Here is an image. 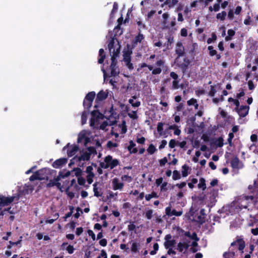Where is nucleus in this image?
<instances>
[{"mask_svg": "<svg viewBox=\"0 0 258 258\" xmlns=\"http://www.w3.org/2000/svg\"><path fill=\"white\" fill-rule=\"evenodd\" d=\"M197 221L201 224H202L206 221V217L200 215H198L197 218Z\"/></svg>", "mask_w": 258, "mask_h": 258, "instance_id": "e433bc0d", "label": "nucleus"}, {"mask_svg": "<svg viewBox=\"0 0 258 258\" xmlns=\"http://www.w3.org/2000/svg\"><path fill=\"white\" fill-rule=\"evenodd\" d=\"M215 144L218 147H223V139L222 137H219L218 139L215 141Z\"/></svg>", "mask_w": 258, "mask_h": 258, "instance_id": "c9c22d12", "label": "nucleus"}, {"mask_svg": "<svg viewBox=\"0 0 258 258\" xmlns=\"http://www.w3.org/2000/svg\"><path fill=\"white\" fill-rule=\"evenodd\" d=\"M153 213V211L152 209L148 210L145 213L146 218L148 220L151 219Z\"/></svg>", "mask_w": 258, "mask_h": 258, "instance_id": "a19ab883", "label": "nucleus"}, {"mask_svg": "<svg viewBox=\"0 0 258 258\" xmlns=\"http://www.w3.org/2000/svg\"><path fill=\"white\" fill-rule=\"evenodd\" d=\"M132 53V51H125L123 53V60L125 62H130L131 61V54Z\"/></svg>", "mask_w": 258, "mask_h": 258, "instance_id": "b1692460", "label": "nucleus"}, {"mask_svg": "<svg viewBox=\"0 0 258 258\" xmlns=\"http://www.w3.org/2000/svg\"><path fill=\"white\" fill-rule=\"evenodd\" d=\"M239 163V159L237 157H234L231 161V166L233 168H238Z\"/></svg>", "mask_w": 258, "mask_h": 258, "instance_id": "412c9836", "label": "nucleus"}, {"mask_svg": "<svg viewBox=\"0 0 258 258\" xmlns=\"http://www.w3.org/2000/svg\"><path fill=\"white\" fill-rule=\"evenodd\" d=\"M179 82V80H175L172 82V89H177L179 88V86L178 85Z\"/></svg>", "mask_w": 258, "mask_h": 258, "instance_id": "58836bf2", "label": "nucleus"}, {"mask_svg": "<svg viewBox=\"0 0 258 258\" xmlns=\"http://www.w3.org/2000/svg\"><path fill=\"white\" fill-rule=\"evenodd\" d=\"M137 24L140 27V28L138 29L139 32H141V29H144L146 28L145 24L143 23L141 21H137Z\"/></svg>", "mask_w": 258, "mask_h": 258, "instance_id": "864d4df0", "label": "nucleus"}, {"mask_svg": "<svg viewBox=\"0 0 258 258\" xmlns=\"http://www.w3.org/2000/svg\"><path fill=\"white\" fill-rule=\"evenodd\" d=\"M127 132V127L126 125V123L125 121H123L122 123V128L121 130V134H125Z\"/></svg>", "mask_w": 258, "mask_h": 258, "instance_id": "8fccbe9b", "label": "nucleus"}, {"mask_svg": "<svg viewBox=\"0 0 258 258\" xmlns=\"http://www.w3.org/2000/svg\"><path fill=\"white\" fill-rule=\"evenodd\" d=\"M71 175V171H60L58 172V175L54 177L53 179H50L48 183L46 184L47 187H51L56 186L57 188L61 189L62 186L61 183L59 182L61 179L69 176Z\"/></svg>", "mask_w": 258, "mask_h": 258, "instance_id": "f257e3e1", "label": "nucleus"}, {"mask_svg": "<svg viewBox=\"0 0 258 258\" xmlns=\"http://www.w3.org/2000/svg\"><path fill=\"white\" fill-rule=\"evenodd\" d=\"M181 178V175L179 171L175 170L173 171L172 179L174 180L179 179Z\"/></svg>", "mask_w": 258, "mask_h": 258, "instance_id": "473e14b6", "label": "nucleus"}, {"mask_svg": "<svg viewBox=\"0 0 258 258\" xmlns=\"http://www.w3.org/2000/svg\"><path fill=\"white\" fill-rule=\"evenodd\" d=\"M15 198V196L7 197L3 195H0V206L3 207L9 205L14 202Z\"/></svg>", "mask_w": 258, "mask_h": 258, "instance_id": "1a4fd4ad", "label": "nucleus"}, {"mask_svg": "<svg viewBox=\"0 0 258 258\" xmlns=\"http://www.w3.org/2000/svg\"><path fill=\"white\" fill-rule=\"evenodd\" d=\"M76 211H77V212L74 214V216L75 218L78 219L79 218V217L80 216V214L79 212L80 211L81 212V213L82 214L83 211H82V209L79 207H78L76 209Z\"/></svg>", "mask_w": 258, "mask_h": 258, "instance_id": "6e6d98bb", "label": "nucleus"}, {"mask_svg": "<svg viewBox=\"0 0 258 258\" xmlns=\"http://www.w3.org/2000/svg\"><path fill=\"white\" fill-rule=\"evenodd\" d=\"M216 92V90L215 86H210V91L209 93V95L213 97Z\"/></svg>", "mask_w": 258, "mask_h": 258, "instance_id": "79ce46f5", "label": "nucleus"}, {"mask_svg": "<svg viewBox=\"0 0 258 258\" xmlns=\"http://www.w3.org/2000/svg\"><path fill=\"white\" fill-rule=\"evenodd\" d=\"M82 123L83 124L86 123L87 121V113L85 111H84L81 115Z\"/></svg>", "mask_w": 258, "mask_h": 258, "instance_id": "c03bdc74", "label": "nucleus"}, {"mask_svg": "<svg viewBox=\"0 0 258 258\" xmlns=\"http://www.w3.org/2000/svg\"><path fill=\"white\" fill-rule=\"evenodd\" d=\"M73 171H75V174L77 177H80L81 176L82 171V170L79 168H74L73 169Z\"/></svg>", "mask_w": 258, "mask_h": 258, "instance_id": "49530a36", "label": "nucleus"}, {"mask_svg": "<svg viewBox=\"0 0 258 258\" xmlns=\"http://www.w3.org/2000/svg\"><path fill=\"white\" fill-rule=\"evenodd\" d=\"M68 149L67 150V154L68 157H71L75 155L77 152L79 150V147L77 145H72L70 143L67 144L66 146H65L62 150L63 151L66 150Z\"/></svg>", "mask_w": 258, "mask_h": 258, "instance_id": "0eeeda50", "label": "nucleus"}, {"mask_svg": "<svg viewBox=\"0 0 258 258\" xmlns=\"http://www.w3.org/2000/svg\"><path fill=\"white\" fill-rule=\"evenodd\" d=\"M91 117H94V118L100 119L102 118L103 115L98 110H94L91 112Z\"/></svg>", "mask_w": 258, "mask_h": 258, "instance_id": "6ab92c4d", "label": "nucleus"}, {"mask_svg": "<svg viewBox=\"0 0 258 258\" xmlns=\"http://www.w3.org/2000/svg\"><path fill=\"white\" fill-rule=\"evenodd\" d=\"M112 184L113 189L114 190H121L124 186V183L122 182H120L119 179L116 177L112 179Z\"/></svg>", "mask_w": 258, "mask_h": 258, "instance_id": "4468645a", "label": "nucleus"}, {"mask_svg": "<svg viewBox=\"0 0 258 258\" xmlns=\"http://www.w3.org/2000/svg\"><path fill=\"white\" fill-rule=\"evenodd\" d=\"M115 43V39L114 38H111L110 40L109 43L108 44V48L110 52L112 53V51L114 50V51H116V48L115 49V47L114 46Z\"/></svg>", "mask_w": 258, "mask_h": 258, "instance_id": "aec40b11", "label": "nucleus"}, {"mask_svg": "<svg viewBox=\"0 0 258 258\" xmlns=\"http://www.w3.org/2000/svg\"><path fill=\"white\" fill-rule=\"evenodd\" d=\"M89 236H91L93 240L96 239L95 234L92 230L89 229L87 231Z\"/></svg>", "mask_w": 258, "mask_h": 258, "instance_id": "052dcab7", "label": "nucleus"}, {"mask_svg": "<svg viewBox=\"0 0 258 258\" xmlns=\"http://www.w3.org/2000/svg\"><path fill=\"white\" fill-rule=\"evenodd\" d=\"M95 95L96 93L94 91L90 92L86 95L84 99L89 100L90 102H93Z\"/></svg>", "mask_w": 258, "mask_h": 258, "instance_id": "5701e85b", "label": "nucleus"}, {"mask_svg": "<svg viewBox=\"0 0 258 258\" xmlns=\"http://www.w3.org/2000/svg\"><path fill=\"white\" fill-rule=\"evenodd\" d=\"M177 143L174 139H171L169 143V146L170 148H174Z\"/></svg>", "mask_w": 258, "mask_h": 258, "instance_id": "13d9d810", "label": "nucleus"}, {"mask_svg": "<svg viewBox=\"0 0 258 258\" xmlns=\"http://www.w3.org/2000/svg\"><path fill=\"white\" fill-rule=\"evenodd\" d=\"M235 254L234 251L225 252L223 256L224 258H234Z\"/></svg>", "mask_w": 258, "mask_h": 258, "instance_id": "c756f323", "label": "nucleus"}, {"mask_svg": "<svg viewBox=\"0 0 258 258\" xmlns=\"http://www.w3.org/2000/svg\"><path fill=\"white\" fill-rule=\"evenodd\" d=\"M175 53L177 55L175 58V62H177L179 58L185 55V49L181 41H178L176 44Z\"/></svg>", "mask_w": 258, "mask_h": 258, "instance_id": "6e6552de", "label": "nucleus"}, {"mask_svg": "<svg viewBox=\"0 0 258 258\" xmlns=\"http://www.w3.org/2000/svg\"><path fill=\"white\" fill-rule=\"evenodd\" d=\"M119 164V160L117 159H113L112 156L107 155L104 159V162L99 163V166L103 169L110 168L112 169Z\"/></svg>", "mask_w": 258, "mask_h": 258, "instance_id": "20e7f679", "label": "nucleus"}, {"mask_svg": "<svg viewBox=\"0 0 258 258\" xmlns=\"http://www.w3.org/2000/svg\"><path fill=\"white\" fill-rule=\"evenodd\" d=\"M163 123L161 122H158L157 126V130L158 133H159L160 135H162V132L163 130Z\"/></svg>", "mask_w": 258, "mask_h": 258, "instance_id": "4c0bfd02", "label": "nucleus"}, {"mask_svg": "<svg viewBox=\"0 0 258 258\" xmlns=\"http://www.w3.org/2000/svg\"><path fill=\"white\" fill-rule=\"evenodd\" d=\"M98 183L97 182H95L93 186V191L94 195L96 197H99L102 196V193H100L98 191L99 187L97 186Z\"/></svg>", "mask_w": 258, "mask_h": 258, "instance_id": "4be33fe9", "label": "nucleus"}, {"mask_svg": "<svg viewBox=\"0 0 258 258\" xmlns=\"http://www.w3.org/2000/svg\"><path fill=\"white\" fill-rule=\"evenodd\" d=\"M118 47L116 49V51H114V50L112 51V55L111 56V63L110 66V68L111 70L110 74L111 76L115 77L117 76L119 73V69L118 67L117 66V60L116 59V57H117L118 54L120 52V46L118 43Z\"/></svg>", "mask_w": 258, "mask_h": 258, "instance_id": "7ed1b4c3", "label": "nucleus"}, {"mask_svg": "<svg viewBox=\"0 0 258 258\" xmlns=\"http://www.w3.org/2000/svg\"><path fill=\"white\" fill-rule=\"evenodd\" d=\"M249 109V107L248 106L241 105L239 108H235V110L240 117H244L248 114Z\"/></svg>", "mask_w": 258, "mask_h": 258, "instance_id": "9b49d317", "label": "nucleus"}, {"mask_svg": "<svg viewBox=\"0 0 258 258\" xmlns=\"http://www.w3.org/2000/svg\"><path fill=\"white\" fill-rule=\"evenodd\" d=\"M157 150L153 144H150L147 149V151L150 155L153 154Z\"/></svg>", "mask_w": 258, "mask_h": 258, "instance_id": "f704fd0d", "label": "nucleus"}, {"mask_svg": "<svg viewBox=\"0 0 258 258\" xmlns=\"http://www.w3.org/2000/svg\"><path fill=\"white\" fill-rule=\"evenodd\" d=\"M92 104V102H90L89 100H87L85 99H84L83 106L85 109L89 110L91 107Z\"/></svg>", "mask_w": 258, "mask_h": 258, "instance_id": "2f4dec72", "label": "nucleus"}, {"mask_svg": "<svg viewBox=\"0 0 258 258\" xmlns=\"http://www.w3.org/2000/svg\"><path fill=\"white\" fill-rule=\"evenodd\" d=\"M93 167L91 166H88L87 167L86 172L88 174L94 175V173L92 172Z\"/></svg>", "mask_w": 258, "mask_h": 258, "instance_id": "680f3d73", "label": "nucleus"}, {"mask_svg": "<svg viewBox=\"0 0 258 258\" xmlns=\"http://www.w3.org/2000/svg\"><path fill=\"white\" fill-rule=\"evenodd\" d=\"M21 240H19L16 242H13L12 241H9V243L10 244V245L8 246V248L10 249L12 247V245H18L21 243Z\"/></svg>", "mask_w": 258, "mask_h": 258, "instance_id": "5fc2aeb1", "label": "nucleus"}, {"mask_svg": "<svg viewBox=\"0 0 258 258\" xmlns=\"http://www.w3.org/2000/svg\"><path fill=\"white\" fill-rule=\"evenodd\" d=\"M155 64L156 67L154 68L152 65L148 64L144 62L141 64V68H148L149 71H152V74L153 75H159L161 73L162 69H163L165 64V61L163 59H159L156 61Z\"/></svg>", "mask_w": 258, "mask_h": 258, "instance_id": "f03ea898", "label": "nucleus"}, {"mask_svg": "<svg viewBox=\"0 0 258 258\" xmlns=\"http://www.w3.org/2000/svg\"><path fill=\"white\" fill-rule=\"evenodd\" d=\"M105 57L106 56L104 53V49L103 48L100 49L99 50V58L98 60V63L100 64L103 63Z\"/></svg>", "mask_w": 258, "mask_h": 258, "instance_id": "f3484780", "label": "nucleus"}, {"mask_svg": "<svg viewBox=\"0 0 258 258\" xmlns=\"http://www.w3.org/2000/svg\"><path fill=\"white\" fill-rule=\"evenodd\" d=\"M208 49L209 51V54L211 56H213L215 55L216 54H217V51H216V50L214 49V47L213 46H212V45L209 46L208 47Z\"/></svg>", "mask_w": 258, "mask_h": 258, "instance_id": "72a5a7b5", "label": "nucleus"}, {"mask_svg": "<svg viewBox=\"0 0 258 258\" xmlns=\"http://www.w3.org/2000/svg\"><path fill=\"white\" fill-rule=\"evenodd\" d=\"M197 102L196 99L191 98L187 101V105L189 106L194 105Z\"/></svg>", "mask_w": 258, "mask_h": 258, "instance_id": "bf43d9fd", "label": "nucleus"}, {"mask_svg": "<svg viewBox=\"0 0 258 258\" xmlns=\"http://www.w3.org/2000/svg\"><path fill=\"white\" fill-rule=\"evenodd\" d=\"M68 159L66 158H61L56 160L52 164L53 168H59L67 164Z\"/></svg>", "mask_w": 258, "mask_h": 258, "instance_id": "2eb2a0df", "label": "nucleus"}, {"mask_svg": "<svg viewBox=\"0 0 258 258\" xmlns=\"http://www.w3.org/2000/svg\"><path fill=\"white\" fill-rule=\"evenodd\" d=\"M117 9H118V4H117L116 2H114L113 4V8L112 9V11H111V14H110L111 17L113 16L114 13H116Z\"/></svg>", "mask_w": 258, "mask_h": 258, "instance_id": "ea45409f", "label": "nucleus"}, {"mask_svg": "<svg viewBox=\"0 0 258 258\" xmlns=\"http://www.w3.org/2000/svg\"><path fill=\"white\" fill-rule=\"evenodd\" d=\"M136 225L133 223H131L127 226L128 230L129 231H132L136 229Z\"/></svg>", "mask_w": 258, "mask_h": 258, "instance_id": "e2e57ef3", "label": "nucleus"}, {"mask_svg": "<svg viewBox=\"0 0 258 258\" xmlns=\"http://www.w3.org/2000/svg\"><path fill=\"white\" fill-rule=\"evenodd\" d=\"M46 168H43L36 171L33 174H32L29 178V180L31 181H34L35 180H42L45 178L47 179V176L44 175V173L46 171Z\"/></svg>", "mask_w": 258, "mask_h": 258, "instance_id": "39448f33", "label": "nucleus"}, {"mask_svg": "<svg viewBox=\"0 0 258 258\" xmlns=\"http://www.w3.org/2000/svg\"><path fill=\"white\" fill-rule=\"evenodd\" d=\"M91 157V153H88L87 152L83 153L80 156L76 155L73 157V158L71 160V162L69 164V165H71L72 164H74L75 162H80L81 161H88L90 160Z\"/></svg>", "mask_w": 258, "mask_h": 258, "instance_id": "423d86ee", "label": "nucleus"}, {"mask_svg": "<svg viewBox=\"0 0 258 258\" xmlns=\"http://www.w3.org/2000/svg\"><path fill=\"white\" fill-rule=\"evenodd\" d=\"M83 140H84V145H86L89 142V138L88 137H85L84 135L79 136L78 138L77 142L78 143H80Z\"/></svg>", "mask_w": 258, "mask_h": 258, "instance_id": "a878e982", "label": "nucleus"}, {"mask_svg": "<svg viewBox=\"0 0 258 258\" xmlns=\"http://www.w3.org/2000/svg\"><path fill=\"white\" fill-rule=\"evenodd\" d=\"M140 244L139 243L133 242L131 246V251L133 252L136 253L139 251Z\"/></svg>", "mask_w": 258, "mask_h": 258, "instance_id": "bb28decb", "label": "nucleus"}, {"mask_svg": "<svg viewBox=\"0 0 258 258\" xmlns=\"http://www.w3.org/2000/svg\"><path fill=\"white\" fill-rule=\"evenodd\" d=\"M144 39L143 34L139 32L138 34L135 37L132 42V47L134 48L137 47L138 43H141Z\"/></svg>", "mask_w": 258, "mask_h": 258, "instance_id": "dca6fc26", "label": "nucleus"}, {"mask_svg": "<svg viewBox=\"0 0 258 258\" xmlns=\"http://www.w3.org/2000/svg\"><path fill=\"white\" fill-rule=\"evenodd\" d=\"M226 15L227 14L225 11H222L221 13L217 14L216 18L217 19H220V20L223 21L225 19Z\"/></svg>", "mask_w": 258, "mask_h": 258, "instance_id": "7c9ffc66", "label": "nucleus"}, {"mask_svg": "<svg viewBox=\"0 0 258 258\" xmlns=\"http://www.w3.org/2000/svg\"><path fill=\"white\" fill-rule=\"evenodd\" d=\"M108 95V92L107 90L105 91L103 90L100 91L96 95V98L95 99V103H98L99 102L102 101L106 99Z\"/></svg>", "mask_w": 258, "mask_h": 258, "instance_id": "f8f14e48", "label": "nucleus"}, {"mask_svg": "<svg viewBox=\"0 0 258 258\" xmlns=\"http://www.w3.org/2000/svg\"><path fill=\"white\" fill-rule=\"evenodd\" d=\"M166 214L168 216H172V211L171 207L169 206L166 208L165 209Z\"/></svg>", "mask_w": 258, "mask_h": 258, "instance_id": "338daca9", "label": "nucleus"}, {"mask_svg": "<svg viewBox=\"0 0 258 258\" xmlns=\"http://www.w3.org/2000/svg\"><path fill=\"white\" fill-rule=\"evenodd\" d=\"M189 247V245L186 242H179L177 244V250L181 252L184 249H187Z\"/></svg>", "mask_w": 258, "mask_h": 258, "instance_id": "a211bd4d", "label": "nucleus"}, {"mask_svg": "<svg viewBox=\"0 0 258 258\" xmlns=\"http://www.w3.org/2000/svg\"><path fill=\"white\" fill-rule=\"evenodd\" d=\"M83 232V228L82 227H78L76 229V234L80 236Z\"/></svg>", "mask_w": 258, "mask_h": 258, "instance_id": "69168bd1", "label": "nucleus"}, {"mask_svg": "<svg viewBox=\"0 0 258 258\" xmlns=\"http://www.w3.org/2000/svg\"><path fill=\"white\" fill-rule=\"evenodd\" d=\"M145 138L144 137H142L140 138H137L136 141L138 144H144L145 142Z\"/></svg>", "mask_w": 258, "mask_h": 258, "instance_id": "774afa93", "label": "nucleus"}, {"mask_svg": "<svg viewBox=\"0 0 258 258\" xmlns=\"http://www.w3.org/2000/svg\"><path fill=\"white\" fill-rule=\"evenodd\" d=\"M183 213V212L182 210L176 211L175 209H173L172 210V216H181Z\"/></svg>", "mask_w": 258, "mask_h": 258, "instance_id": "09e8293b", "label": "nucleus"}, {"mask_svg": "<svg viewBox=\"0 0 258 258\" xmlns=\"http://www.w3.org/2000/svg\"><path fill=\"white\" fill-rule=\"evenodd\" d=\"M75 248L72 245H69L67 247V250L69 254H72L74 252Z\"/></svg>", "mask_w": 258, "mask_h": 258, "instance_id": "4d7b16f0", "label": "nucleus"}, {"mask_svg": "<svg viewBox=\"0 0 258 258\" xmlns=\"http://www.w3.org/2000/svg\"><path fill=\"white\" fill-rule=\"evenodd\" d=\"M118 146V144L116 143H113L111 141H109L107 143V147L109 148H112L113 147H117Z\"/></svg>", "mask_w": 258, "mask_h": 258, "instance_id": "a18cd8bd", "label": "nucleus"}, {"mask_svg": "<svg viewBox=\"0 0 258 258\" xmlns=\"http://www.w3.org/2000/svg\"><path fill=\"white\" fill-rule=\"evenodd\" d=\"M129 143L130 145L127 147V150L130 152H131V150L136 146V144L132 140H131Z\"/></svg>", "mask_w": 258, "mask_h": 258, "instance_id": "603ef678", "label": "nucleus"}, {"mask_svg": "<svg viewBox=\"0 0 258 258\" xmlns=\"http://www.w3.org/2000/svg\"><path fill=\"white\" fill-rule=\"evenodd\" d=\"M183 61L184 62H179L178 60L177 62H176L177 63V65L178 66V67L179 68H180L181 70H182V73L183 74H184L187 71V69L188 68V66L190 63V61L188 59L187 57H185L183 59Z\"/></svg>", "mask_w": 258, "mask_h": 258, "instance_id": "9d476101", "label": "nucleus"}, {"mask_svg": "<svg viewBox=\"0 0 258 258\" xmlns=\"http://www.w3.org/2000/svg\"><path fill=\"white\" fill-rule=\"evenodd\" d=\"M175 243V240L174 239L171 240H167V241H165L164 242V246L166 249H168L170 247L173 246Z\"/></svg>", "mask_w": 258, "mask_h": 258, "instance_id": "c85d7f7f", "label": "nucleus"}, {"mask_svg": "<svg viewBox=\"0 0 258 258\" xmlns=\"http://www.w3.org/2000/svg\"><path fill=\"white\" fill-rule=\"evenodd\" d=\"M189 170V168L187 165L184 164L182 166L181 173H182V175L183 177H186L188 175V174H189L188 170Z\"/></svg>", "mask_w": 258, "mask_h": 258, "instance_id": "393cba45", "label": "nucleus"}, {"mask_svg": "<svg viewBox=\"0 0 258 258\" xmlns=\"http://www.w3.org/2000/svg\"><path fill=\"white\" fill-rule=\"evenodd\" d=\"M86 180L82 176L78 178V183L80 185H85Z\"/></svg>", "mask_w": 258, "mask_h": 258, "instance_id": "de8ad7c7", "label": "nucleus"}, {"mask_svg": "<svg viewBox=\"0 0 258 258\" xmlns=\"http://www.w3.org/2000/svg\"><path fill=\"white\" fill-rule=\"evenodd\" d=\"M217 39V35L215 33H212V37L209 38L207 40V43L210 44L213 41H215Z\"/></svg>", "mask_w": 258, "mask_h": 258, "instance_id": "37998d69", "label": "nucleus"}, {"mask_svg": "<svg viewBox=\"0 0 258 258\" xmlns=\"http://www.w3.org/2000/svg\"><path fill=\"white\" fill-rule=\"evenodd\" d=\"M238 245V249L239 250H241L242 251V252H243V250L244 249L245 246V241H244V240L242 239V238H237V239L232 242L231 243V246H234L235 245Z\"/></svg>", "mask_w": 258, "mask_h": 258, "instance_id": "ddd939ff", "label": "nucleus"}, {"mask_svg": "<svg viewBox=\"0 0 258 258\" xmlns=\"http://www.w3.org/2000/svg\"><path fill=\"white\" fill-rule=\"evenodd\" d=\"M198 187L199 188H202L203 190H205L206 188V184L205 179L201 177L200 179V182L198 184Z\"/></svg>", "mask_w": 258, "mask_h": 258, "instance_id": "cd10ccee", "label": "nucleus"}, {"mask_svg": "<svg viewBox=\"0 0 258 258\" xmlns=\"http://www.w3.org/2000/svg\"><path fill=\"white\" fill-rule=\"evenodd\" d=\"M94 176H95V175H91V174L87 175L86 178H87V181L89 184H90L93 182V178L94 177Z\"/></svg>", "mask_w": 258, "mask_h": 258, "instance_id": "3c124183", "label": "nucleus"}, {"mask_svg": "<svg viewBox=\"0 0 258 258\" xmlns=\"http://www.w3.org/2000/svg\"><path fill=\"white\" fill-rule=\"evenodd\" d=\"M180 35L182 37H186L187 35V30L186 29L183 28L181 29Z\"/></svg>", "mask_w": 258, "mask_h": 258, "instance_id": "0e129e2a", "label": "nucleus"}]
</instances>
